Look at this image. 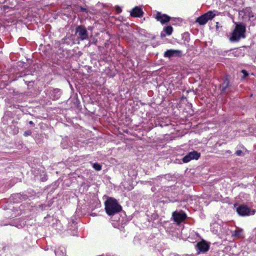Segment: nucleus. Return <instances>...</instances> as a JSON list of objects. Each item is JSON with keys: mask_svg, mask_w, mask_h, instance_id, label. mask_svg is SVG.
I'll return each instance as SVG.
<instances>
[{"mask_svg": "<svg viewBox=\"0 0 256 256\" xmlns=\"http://www.w3.org/2000/svg\"><path fill=\"white\" fill-rule=\"evenodd\" d=\"M104 205L106 212L108 216H114L122 210V206L116 200L112 198H108L105 202Z\"/></svg>", "mask_w": 256, "mask_h": 256, "instance_id": "obj_1", "label": "nucleus"}, {"mask_svg": "<svg viewBox=\"0 0 256 256\" xmlns=\"http://www.w3.org/2000/svg\"><path fill=\"white\" fill-rule=\"evenodd\" d=\"M236 27L232 34L230 40L232 42H236L240 40L241 38H244L246 28L245 26L242 22H234Z\"/></svg>", "mask_w": 256, "mask_h": 256, "instance_id": "obj_2", "label": "nucleus"}, {"mask_svg": "<svg viewBox=\"0 0 256 256\" xmlns=\"http://www.w3.org/2000/svg\"><path fill=\"white\" fill-rule=\"evenodd\" d=\"M215 14H213L212 12L209 11L198 18L196 22L200 25H204L206 24L208 20H212Z\"/></svg>", "mask_w": 256, "mask_h": 256, "instance_id": "obj_3", "label": "nucleus"}, {"mask_svg": "<svg viewBox=\"0 0 256 256\" xmlns=\"http://www.w3.org/2000/svg\"><path fill=\"white\" fill-rule=\"evenodd\" d=\"M76 34H78V38L81 40H88V32L83 26H78L76 28Z\"/></svg>", "mask_w": 256, "mask_h": 256, "instance_id": "obj_4", "label": "nucleus"}, {"mask_svg": "<svg viewBox=\"0 0 256 256\" xmlns=\"http://www.w3.org/2000/svg\"><path fill=\"white\" fill-rule=\"evenodd\" d=\"M236 212L239 215L246 216L254 214L255 212L254 210H251L249 208L244 205H240L236 208Z\"/></svg>", "mask_w": 256, "mask_h": 256, "instance_id": "obj_5", "label": "nucleus"}, {"mask_svg": "<svg viewBox=\"0 0 256 256\" xmlns=\"http://www.w3.org/2000/svg\"><path fill=\"white\" fill-rule=\"evenodd\" d=\"M174 221L178 224H180L184 220L186 219L187 216L185 212L182 211H175L172 212V214Z\"/></svg>", "mask_w": 256, "mask_h": 256, "instance_id": "obj_6", "label": "nucleus"}, {"mask_svg": "<svg viewBox=\"0 0 256 256\" xmlns=\"http://www.w3.org/2000/svg\"><path fill=\"white\" fill-rule=\"evenodd\" d=\"M200 157V154L196 151H192L182 158V162L184 163L189 162L192 160H198Z\"/></svg>", "mask_w": 256, "mask_h": 256, "instance_id": "obj_7", "label": "nucleus"}, {"mask_svg": "<svg viewBox=\"0 0 256 256\" xmlns=\"http://www.w3.org/2000/svg\"><path fill=\"white\" fill-rule=\"evenodd\" d=\"M154 16V18L160 22L161 24H164L170 20V18L166 14H162L160 12H157Z\"/></svg>", "mask_w": 256, "mask_h": 256, "instance_id": "obj_8", "label": "nucleus"}, {"mask_svg": "<svg viewBox=\"0 0 256 256\" xmlns=\"http://www.w3.org/2000/svg\"><path fill=\"white\" fill-rule=\"evenodd\" d=\"M144 12L140 7L136 6L130 11V16L134 18L142 17Z\"/></svg>", "mask_w": 256, "mask_h": 256, "instance_id": "obj_9", "label": "nucleus"}, {"mask_svg": "<svg viewBox=\"0 0 256 256\" xmlns=\"http://www.w3.org/2000/svg\"><path fill=\"white\" fill-rule=\"evenodd\" d=\"M182 52L179 50H167L164 54V56L170 58L174 56H181Z\"/></svg>", "mask_w": 256, "mask_h": 256, "instance_id": "obj_10", "label": "nucleus"}, {"mask_svg": "<svg viewBox=\"0 0 256 256\" xmlns=\"http://www.w3.org/2000/svg\"><path fill=\"white\" fill-rule=\"evenodd\" d=\"M196 247L202 252H206L208 250L209 246L204 241H202L196 244Z\"/></svg>", "mask_w": 256, "mask_h": 256, "instance_id": "obj_11", "label": "nucleus"}, {"mask_svg": "<svg viewBox=\"0 0 256 256\" xmlns=\"http://www.w3.org/2000/svg\"><path fill=\"white\" fill-rule=\"evenodd\" d=\"M221 92L222 94H226L229 92V82L228 80H225L224 82L220 85Z\"/></svg>", "mask_w": 256, "mask_h": 256, "instance_id": "obj_12", "label": "nucleus"}, {"mask_svg": "<svg viewBox=\"0 0 256 256\" xmlns=\"http://www.w3.org/2000/svg\"><path fill=\"white\" fill-rule=\"evenodd\" d=\"M66 250L64 247H59L54 250L56 256H65Z\"/></svg>", "mask_w": 256, "mask_h": 256, "instance_id": "obj_13", "label": "nucleus"}, {"mask_svg": "<svg viewBox=\"0 0 256 256\" xmlns=\"http://www.w3.org/2000/svg\"><path fill=\"white\" fill-rule=\"evenodd\" d=\"M232 236L235 237H242V229H238L234 230L232 234Z\"/></svg>", "mask_w": 256, "mask_h": 256, "instance_id": "obj_14", "label": "nucleus"}, {"mask_svg": "<svg viewBox=\"0 0 256 256\" xmlns=\"http://www.w3.org/2000/svg\"><path fill=\"white\" fill-rule=\"evenodd\" d=\"M172 28L170 26H167L164 28V32L168 35H170L172 32Z\"/></svg>", "mask_w": 256, "mask_h": 256, "instance_id": "obj_15", "label": "nucleus"}, {"mask_svg": "<svg viewBox=\"0 0 256 256\" xmlns=\"http://www.w3.org/2000/svg\"><path fill=\"white\" fill-rule=\"evenodd\" d=\"M92 168L96 170L99 171L102 169V166L98 163H94L92 164Z\"/></svg>", "mask_w": 256, "mask_h": 256, "instance_id": "obj_16", "label": "nucleus"}, {"mask_svg": "<svg viewBox=\"0 0 256 256\" xmlns=\"http://www.w3.org/2000/svg\"><path fill=\"white\" fill-rule=\"evenodd\" d=\"M54 92L56 94V98H54V99H56V100L58 99V98L60 97V90H54Z\"/></svg>", "mask_w": 256, "mask_h": 256, "instance_id": "obj_17", "label": "nucleus"}, {"mask_svg": "<svg viewBox=\"0 0 256 256\" xmlns=\"http://www.w3.org/2000/svg\"><path fill=\"white\" fill-rule=\"evenodd\" d=\"M115 10H116V12L118 13V14L120 13L122 11V8L118 6H116Z\"/></svg>", "mask_w": 256, "mask_h": 256, "instance_id": "obj_18", "label": "nucleus"}, {"mask_svg": "<svg viewBox=\"0 0 256 256\" xmlns=\"http://www.w3.org/2000/svg\"><path fill=\"white\" fill-rule=\"evenodd\" d=\"M242 72L244 76H242V78H245L248 76V74L246 70H242Z\"/></svg>", "mask_w": 256, "mask_h": 256, "instance_id": "obj_19", "label": "nucleus"}, {"mask_svg": "<svg viewBox=\"0 0 256 256\" xmlns=\"http://www.w3.org/2000/svg\"><path fill=\"white\" fill-rule=\"evenodd\" d=\"M80 10L81 12H86V13L88 12V10L86 8H83L82 6H80Z\"/></svg>", "mask_w": 256, "mask_h": 256, "instance_id": "obj_20", "label": "nucleus"}, {"mask_svg": "<svg viewBox=\"0 0 256 256\" xmlns=\"http://www.w3.org/2000/svg\"><path fill=\"white\" fill-rule=\"evenodd\" d=\"M242 152L240 150H238L236 151V154L237 156H240L242 154Z\"/></svg>", "mask_w": 256, "mask_h": 256, "instance_id": "obj_21", "label": "nucleus"}, {"mask_svg": "<svg viewBox=\"0 0 256 256\" xmlns=\"http://www.w3.org/2000/svg\"><path fill=\"white\" fill-rule=\"evenodd\" d=\"M166 36V34L163 33H161V36L162 37H164Z\"/></svg>", "mask_w": 256, "mask_h": 256, "instance_id": "obj_22", "label": "nucleus"}, {"mask_svg": "<svg viewBox=\"0 0 256 256\" xmlns=\"http://www.w3.org/2000/svg\"><path fill=\"white\" fill-rule=\"evenodd\" d=\"M8 8V6H4V10H6V8Z\"/></svg>", "mask_w": 256, "mask_h": 256, "instance_id": "obj_23", "label": "nucleus"}, {"mask_svg": "<svg viewBox=\"0 0 256 256\" xmlns=\"http://www.w3.org/2000/svg\"><path fill=\"white\" fill-rule=\"evenodd\" d=\"M29 124H33L34 123H33V122H32V121H30V122H29Z\"/></svg>", "mask_w": 256, "mask_h": 256, "instance_id": "obj_24", "label": "nucleus"}, {"mask_svg": "<svg viewBox=\"0 0 256 256\" xmlns=\"http://www.w3.org/2000/svg\"><path fill=\"white\" fill-rule=\"evenodd\" d=\"M249 17H250V18H252V17H254V16H253V15H250H250H249Z\"/></svg>", "mask_w": 256, "mask_h": 256, "instance_id": "obj_25", "label": "nucleus"}]
</instances>
